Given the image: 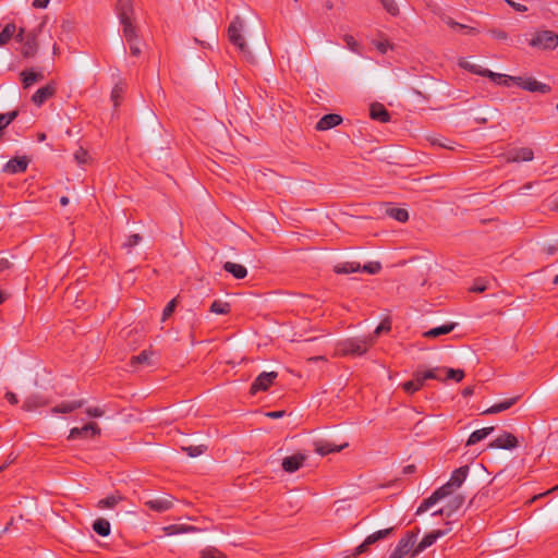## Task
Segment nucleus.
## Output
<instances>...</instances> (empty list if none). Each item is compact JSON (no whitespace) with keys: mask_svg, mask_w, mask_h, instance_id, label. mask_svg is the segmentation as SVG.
Segmentation results:
<instances>
[{"mask_svg":"<svg viewBox=\"0 0 558 558\" xmlns=\"http://www.w3.org/2000/svg\"><path fill=\"white\" fill-rule=\"evenodd\" d=\"M343 40L351 51L360 53V45L352 35H344Z\"/></svg>","mask_w":558,"mask_h":558,"instance_id":"603ef678","label":"nucleus"},{"mask_svg":"<svg viewBox=\"0 0 558 558\" xmlns=\"http://www.w3.org/2000/svg\"><path fill=\"white\" fill-rule=\"evenodd\" d=\"M529 46L541 50H555L558 47V34L548 29L535 32Z\"/></svg>","mask_w":558,"mask_h":558,"instance_id":"39448f33","label":"nucleus"},{"mask_svg":"<svg viewBox=\"0 0 558 558\" xmlns=\"http://www.w3.org/2000/svg\"><path fill=\"white\" fill-rule=\"evenodd\" d=\"M342 122V117L337 113L325 114L316 124L318 131H327Z\"/></svg>","mask_w":558,"mask_h":558,"instance_id":"4be33fe9","label":"nucleus"},{"mask_svg":"<svg viewBox=\"0 0 558 558\" xmlns=\"http://www.w3.org/2000/svg\"><path fill=\"white\" fill-rule=\"evenodd\" d=\"M454 326L456 325L451 323L439 327H435L426 331L424 336L427 338H436L442 335H447L453 330Z\"/></svg>","mask_w":558,"mask_h":558,"instance_id":"ea45409f","label":"nucleus"},{"mask_svg":"<svg viewBox=\"0 0 558 558\" xmlns=\"http://www.w3.org/2000/svg\"><path fill=\"white\" fill-rule=\"evenodd\" d=\"M305 460H306L305 454L295 453V454L286 457L282 460L281 465H282L283 471H286L288 473H294L303 466Z\"/></svg>","mask_w":558,"mask_h":558,"instance_id":"a211bd4d","label":"nucleus"},{"mask_svg":"<svg viewBox=\"0 0 558 558\" xmlns=\"http://www.w3.org/2000/svg\"><path fill=\"white\" fill-rule=\"evenodd\" d=\"M142 241V236L137 233L131 234L128 236L126 241L123 243V247L132 248L137 245Z\"/></svg>","mask_w":558,"mask_h":558,"instance_id":"5fc2aeb1","label":"nucleus"},{"mask_svg":"<svg viewBox=\"0 0 558 558\" xmlns=\"http://www.w3.org/2000/svg\"><path fill=\"white\" fill-rule=\"evenodd\" d=\"M469 466L463 465L458 469H456L449 481L437 488L428 498H425L422 504L418 506L416 510V514H422L428 509H430L434 505H436L438 501L453 495V493L461 487V485L464 483L468 474H469Z\"/></svg>","mask_w":558,"mask_h":558,"instance_id":"f257e3e1","label":"nucleus"},{"mask_svg":"<svg viewBox=\"0 0 558 558\" xmlns=\"http://www.w3.org/2000/svg\"><path fill=\"white\" fill-rule=\"evenodd\" d=\"M123 93H124V88H123L122 85L117 84L112 88V90H111V99H112V101H113L116 107L120 105V101L122 99Z\"/></svg>","mask_w":558,"mask_h":558,"instance_id":"09e8293b","label":"nucleus"},{"mask_svg":"<svg viewBox=\"0 0 558 558\" xmlns=\"http://www.w3.org/2000/svg\"><path fill=\"white\" fill-rule=\"evenodd\" d=\"M153 352L149 350L142 351L138 355H133L130 359V366L133 368H137L142 365H150L151 364Z\"/></svg>","mask_w":558,"mask_h":558,"instance_id":"c85d7f7f","label":"nucleus"},{"mask_svg":"<svg viewBox=\"0 0 558 558\" xmlns=\"http://www.w3.org/2000/svg\"><path fill=\"white\" fill-rule=\"evenodd\" d=\"M88 153L83 147H80L74 153V158L78 163H86L88 160Z\"/></svg>","mask_w":558,"mask_h":558,"instance_id":"6e6d98bb","label":"nucleus"},{"mask_svg":"<svg viewBox=\"0 0 558 558\" xmlns=\"http://www.w3.org/2000/svg\"><path fill=\"white\" fill-rule=\"evenodd\" d=\"M486 290V286L482 283L475 282L471 288L470 291L472 292H484Z\"/></svg>","mask_w":558,"mask_h":558,"instance_id":"69168bd1","label":"nucleus"},{"mask_svg":"<svg viewBox=\"0 0 558 558\" xmlns=\"http://www.w3.org/2000/svg\"><path fill=\"white\" fill-rule=\"evenodd\" d=\"M393 531H395V527H388V529L379 530V531H376V532L369 534L364 539V542L354 549L353 556L356 557V556L367 551L371 545L389 537L393 533Z\"/></svg>","mask_w":558,"mask_h":558,"instance_id":"0eeeda50","label":"nucleus"},{"mask_svg":"<svg viewBox=\"0 0 558 558\" xmlns=\"http://www.w3.org/2000/svg\"><path fill=\"white\" fill-rule=\"evenodd\" d=\"M386 215L399 222H405L409 219V213L404 208L390 207L386 209Z\"/></svg>","mask_w":558,"mask_h":558,"instance_id":"58836bf2","label":"nucleus"},{"mask_svg":"<svg viewBox=\"0 0 558 558\" xmlns=\"http://www.w3.org/2000/svg\"><path fill=\"white\" fill-rule=\"evenodd\" d=\"M29 159L26 156L14 157L10 159L4 166L2 171L10 174L23 173L27 170Z\"/></svg>","mask_w":558,"mask_h":558,"instance_id":"dca6fc26","label":"nucleus"},{"mask_svg":"<svg viewBox=\"0 0 558 558\" xmlns=\"http://www.w3.org/2000/svg\"><path fill=\"white\" fill-rule=\"evenodd\" d=\"M244 29V22L240 16H235L229 27H228V38L229 41L234 45L244 57L250 58L251 52L247 49L246 43L244 40V37L242 35V32Z\"/></svg>","mask_w":558,"mask_h":558,"instance_id":"7ed1b4c3","label":"nucleus"},{"mask_svg":"<svg viewBox=\"0 0 558 558\" xmlns=\"http://www.w3.org/2000/svg\"><path fill=\"white\" fill-rule=\"evenodd\" d=\"M446 379H452L457 383L461 381L464 378V371L463 369H453V368H446L445 367Z\"/></svg>","mask_w":558,"mask_h":558,"instance_id":"49530a36","label":"nucleus"},{"mask_svg":"<svg viewBox=\"0 0 558 558\" xmlns=\"http://www.w3.org/2000/svg\"><path fill=\"white\" fill-rule=\"evenodd\" d=\"M494 429H495L494 426H489V427H484V428L473 432L469 436L466 446H473V445L480 442L481 440L485 439L488 435H490L494 432Z\"/></svg>","mask_w":558,"mask_h":558,"instance_id":"72a5a7b5","label":"nucleus"},{"mask_svg":"<svg viewBox=\"0 0 558 558\" xmlns=\"http://www.w3.org/2000/svg\"><path fill=\"white\" fill-rule=\"evenodd\" d=\"M16 110L0 114V133L17 117Z\"/></svg>","mask_w":558,"mask_h":558,"instance_id":"c03bdc74","label":"nucleus"},{"mask_svg":"<svg viewBox=\"0 0 558 558\" xmlns=\"http://www.w3.org/2000/svg\"><path fill=\"white\" fill-rule=\"evenodd\" d=\"M369 117L373 120L386 123L390 120V114L383 104L374 102L369 108Z\"/></svg>","mask_w":558,"mask_h":558,"instance_id":"b1692460","label":"nucleus"},{"mask_svg":"<svg viewBox=\"0 0 558 558\" xmlns=\"http://www.w3.org/2000/svg\"><path fill=\"white\" fill-rule=\"evenodd\" d=\"M439 11H440V9L438 7H435L433 9V12L435 14H438L440 16L441 21L446 25H448L451 29L464 33L466 35H477L478 34V31L475 27L456 22L452 17H450L449 15H447L445 13H440Z\"/></svg>","mask_w":558,"mask_h":558,"instance_id":"9b49d317","label":"nucleus"},{"mask_svg":"<svg viewBox=\"0 0 558 558\" xmlns=\"http://www.w3.org/2000/svg\"><path fill=\"white\" fill-rule=\"evenodd\" d=\"M361 270V265L357 262H344L337 264L333 267L336 274H352Z\"/></svg>","mask_w":558,"mask_h":558,"instance_id":"c9c22d12","label":"nucleus"},{"mask_svg":"<svg viewBox=\"0 0 558 558\" xmlns=\"http://www.w3.org/2000/svg\"><path fill=\"white\" fill-rule=\"evenodd\" d=\"M182 449L190 457H197V456H201L203 452H205L206 446H204V445H201V446H189V447H183Z\"/></svg>","mask_w":558,"mask_h":558,"instance_id":"8fccbe9b","label":"nucleus"},{"mask_svg":"<svg viewBox=\"0 0 558 558\" xmlns=\"http://www.w3.org/2000/svg\"><path fill=\"white\" fill-rule=\"evenodd\" d=\"M283 414H284L283 411H272V412H268L266 415L271 418H279V417H282Z\"/></svg>","mask_w":558,"mask_h":558,"instance_id":"774afa93","label":"nucleus"},{"mask_svg":"<svg viewBox=\"0 0 558 558\" xmlns=\"http://www.w3.org/2000/svg\"><path fill=\"white\" fill-rule=\"evenodd\" d=\"M130 47L131 54L134 57H138L141 54V47L137 40L133 43H128Z\"/></svg>","mask_w":558,"mask_h":558,"instance_id":"052dcab7","label":"nucleus"},{"mask_svg":"<svg viewBox=\"0 0 558 558\" xmlns=\"http://www.w3.org/2000/svg\"><path fill=\"white\" fill-rule=\"evenodd\" d=\"M56 84L53 82H50L36 90V93L32 96V101L39 107L49 98H51L56 94Z\"/></svg>","mask_w":558,"mask_h":558,"instance_id":"f3484780","label":"nucleus"},{"mask_svg":"<svg viewBox=\"0 0 558 558\" xmlns=\"http://www.w3.org/2000/svg\"><path fill=\"white\" fill-rule=\"evenodd\" d=\"M444 372H445V367H434V368L427 369L425 372H421V375L424 380H427V379L442 380L440 374Z\"/></svg>","mask_w":558,"mask_h":558,"instance_id":"37998d69","label":"nucleus"},{"mask_svg":"<svg viewBox=\"0 0 558 558\" xmlns=\"http://www.w3.org/2000/svg\"><path fill=\"white\" fill-rule=\"evenodd\" d=\"M506 162H520V161H531L534 158V153L529 147H521L511 149L504 155Z\"/></svg>","mask_w":558,"mask_h":558,"instance_id":"2eb2a0df","label":"nucleus"},{"mask_svg":"<svg viewBox=\"0 0 558 558\" xmlns=\"http://www.w3.org/2000/svg\"><path fill=\"white\" fill-rule=\"evenodd\" d=\"M39 29L26 31L23 27L19 28L16 34V41L22 45L21 53L24 58L34 57L38 50L37 36Z\"/></svg>","mask_w":558,"mask_h":558,"instance_id":"20e7f679","label":"nucleus"},{"mask_svg":"<svg viewBox=\"0 0 558 558\" xmlns=\"http://www.w3.org/2000/svg\"><path fill=\"white\" fill-rule=\"evenodd\" d=\"M348 447V444L344 442L342 445H335L330 441H316L315 442V452L320 456H327L333 452H340L344 448Z\"/></svg>","mask_w":558,"mask_h":558,"instance_id":"412c9836","label":"nucleus"},{"mask_svg":"<svg viewBox=\"0 0 558 558\" xmlns=\"http://www.w3.org/2000/svg\"><path fill=\"white\" fill-rule=\"evenodd\" d=\"M5 399L8 400L9 403H11L13 405L17 404V402H19L16 395L12 391H8L5 393Z\"/></svg>","mask_w":558,"mask_h":558,"instance_id":"e2e57ef3","label":"nucleus"},{"mask_svg":"<svg viewBox=\"0 0 558 558\" xmlns=\"http://www.w3.org/2000/svg\"><path fill=\"white\" fill-rule=\"evenodd\" d=\"M518 400H519V397H513V398L504 400L501 402L495 403L494 405H492L490 408L485 410L483 413L484 414H495V413L504 412V411L510 409L513 404H515Z\"/></svg>","mask_w":558,"mask_h":558,"instance_id":"c756f323","label":"nucleus"},{"mask_svg":"<svg viewBox=\"0 0 558 558\" xmlns=\"http://www.w3.org/2000/svg\"><path fill=\"white\" fill-rule=\"evenodd\" d=\"M446 525L447 527L445 530H435L427 533L414 548L413 556L422 553L423 550L432 546L438 538L448 534L451 531L450 523H446Z\"/></svg>","mask_w":558,"mask_h":558,"instance_id":"1a4fd4ad","label":"nucleus"},{"mask_svg":"<svg viewBox=\"0 0 558 558\" xmlns=\"http://www.w3.org/2000/svg\"><path fill=\"white\" fill-rule=\"evenodd\" d=\"M123 499L124 497L121 494L116 493L110 496H107L106 498L100 499L96 506L98 509H112Z\"/></svg>","mask_w":558,"mask_h":558,"instance_id":"2f4dec72","label":"nucleus"},{"mask_svg":"<svg viewBox=\"0 0 558 558\" xmlns=\"http://www.w3.org/2000/svg\"><path fill=\"white\" fill-rule=\"evenodd\" d=\"M49 403H50V401L48 399H46L45 397H43L40 395H32V396H28L24 400L22 409L24 411L31 412V411H35L41 407H46Z\"/></svg>","mask_w":558,"mask_h":558,"instance_id":"aec40b11","label":"nucleus"},{"mask_svg":"<svg viewBox=\"0 0 558 558\" xmlns=\"http://www.w3.org/2000/svg\"><path fill=\"white\" fill-rule=\"evenodd\" d=\"M177 306V299H172L162 311V322H166L174 312Z\"/></svg>","mask_w":558,"mask_h":558,"instance_id":"864d4df0","label":"nucleus"},{"mask_svg":"<svg viewBox=\"0 0 558 558\" xmlns=\"http://www.w3.org/2000/svg\"><path fill=\"white\" fill-rule=\"evenodd\" d=\"M19 28L14 23H8L0 31V47L5 46L12 38L16 39Z\"/></svg>","mask_w":558,"mask_h":558,"instance_id":"cd10ccee","label":"nucleus"},{"mask_svg":"<svg viewBox=\"0 0 558 558\" xmlns=\"http://www.w3.org/2000/svg\"><path fill=\"white\" fill-rule=\"evenodd\" d=\"M10 267H11V263L9 262V259H7V258L0 259V274L5 271Z\"/></svg>","mask_w":558,"mask_h":558,"instance_id":"338daca9","label":"nucleus"},{"mask_svg":"<svg viewBox=\"0 0 558 558\" xmlns=\"http://www.w3.org/2000/svg\"><path fill=\"white\" fill-rule=\"evenodd\" d=\"M209 311L217 315H227L231 311V305L228 302H225L221 300H215L211 303Z\"/></svg>","mask_w":558,"mask_h":558,"instance_id":"4c0bfd02","label":"nucleus"},{"mask_svg":"<svg viewBox=\"0 0 558 558\" xmlns=\"http://www.w3.org/2000/svg\"><path fill=\"white\" fill-rule=\"evenodd\" d=\"M424 384L425 380L422 378L421 372L416 371L413 373V379L403 383L401 387L404 392L413 395L414 392L421 390Z\"/></svg>","mask_w":558,"mask_h":558,"instance_id":"5701e85b","label":"nucleus"},{"mask_svg":"<svg viewBox=\"0 0 558 558\" xmlns=\"http://www.w3.org/2000/svg\"><path fill=\"white\" fill-rule=\"evenodd\" d=\"M100 435V428L97 423L89 422L83 427H73L70 430L69 439H76V438H95L96 436Z\"/></svg>","mask_w":558,"mask_h":558,"instance_id":"f8f14e48","label":"nucleus"},{"mask_svg":"<svg viewBox=\"0 0 558 558\" xmlns=\"http://www.w3.org/2000/svg\"><path fill=\"white\" fill-rule=\"evenodd\" d=\"M277 377V372L260 373L251 385V395H256L258 391H267Z\"/></svg>","mask_w":558,"mask_h":558,"instance_id":"6e6552de","label":"nucleus"},{"mask_svg":"<svg viewBox=\"0 0 558 558\" xmlns=\"http://www.w3.org/2000/svg\"><path fill=\"white\" fill-rule=\"evenodd\" d=\"M86 401L84 399L73 400V401H63L53 408H51V413L53 414H69L74 412L77 409H81Z\"/></svg>","mask_w":558,"mask_h":558,"instance_id":"6ab92c4d","label":"nucleus"},{"mask_svg":"<svg viewBox=\"0 0 558 558\" xmlns=\"http://www.w3.org/2000/svg\"><path fill=\"white\" fill-rule=\"evenodd\" d=\"M50 0H34L33 7L36 9H45L49 4Z\"/></svg>","mask_w":558,"mask_h":558,"instance_id":"0e129e2a","label":"nucleus"},{"mask_svg":"<svg viewBox=\"0 0 558 558\" xmlns=\"http://www.w3.org/2000/svg\"><path fill=\"white\" fill-rule=\"evenodd\" d=\"M174 498L170 495L162 497H155L144 502L150 510L161 513L170 510L173 507Z\"/></svg>","mask_w":558,"mask_h":558,"instance_id":"ddd939ff","label":"nucleus"},{"mask_svg":"<svg viewBox=\"0 0 558 558\" xmlns=\"http://www.w3.org/2000/svg\"><path fill=\"white\" fill-rule=\"evenodd\" d=\"M223 269L236 279H243L247 275V269L243 265L232 262H226Z\"/></svg>","mask_w":558,"mask_h":558,"instance_id":"7c9ffc66","label":"nucleus"},{"mask_svg":"<svg viewBox=\"0 0 558 558\" xmlns=\"http://www.w3.org/2000/svg\"><path fill=\"white\" fill-rule=\"evenodd\" d=\"M93 530L100 536H108L111 531L110 522L104 518H98L93 523Z\"/></svg>","mask_w":558,"mask_h":558,"instance_id":"e433bc0d","label":"nucleus"},{"mask_svg":"<svg viewBox=\"0 0 558 558\" xmlns=\"http://www.w3.org/2000/svg\"><path fill=\"white\" fill-rule=\"evenodd\" d=\"M465 498L463 495L458 494L452 496L448 502L444 506V511L446 512V517L450 518L454 512H457L464 504Z\"/></svg>","mask_w":558,"mask_h":558,"instance_id":"a878e982","label":"nucleus"},{"mask_svg":"<svg viewBox=\"0 0 558 558\" xmlns=\"http://www.w3.org/2000/svg\"><path fill=\"white\" fill-rule=\"evenodd\" d=\"M512 84L531 93L548 94L551 90V87L549 85L538 82L537 80L531 76L523 77L509 75L508 87L511 86Z\"/></svg>","mask_w":558,"mask_h":558,"instance_id":"423d86ee","label":"nucleus"},{"mask_svg":"<svg viewBox=\"0 0 558 558\" xmlns=\"http://www.w3.org/2000/svg\"><path fill=\"white\" fill-rule=\"evenodd\" d=\"M361 269L365 272L375 275L380 271L381 265L379 262H369L365 264L363 267H361Z\"/></svg>","mask_w":558,"mask_h":558,"instance_id":"3c124183","label":"nucleus"},{"mask_svg":"<svg viewBox=\"0 0 558 558\" xmlns=\"http://www.w3.org/2000/svg\"><path fill=\"white\" fill-rule=\"evenodd\" d=\"M123 27V36L126 43H133L137 40V28L133 24V19H128L124 22H120Z\"/></svg>","mask_w":558,"mask_h":558,"instance_id":"473e14b6","label":"nucleus"},{"mask_svg":"<svg viewBox=\"0 0 558 558\" xmlns=\"http://www.w3.org/2000/svg\"><path fill=\"white\" fill-rule=\"evenodd\" d=\"M86 414L90 417H101L104 415V410L99 407H89L85 410Z\"/></svg>","mask_w":558,"mask_h":558,"instance_id":"4d7b16f0","label":"nucleus"},{"mask_svg":"<svg viewBox=\"0 0 558 558\" xmlns=\"http://www.w3.org/2000/svg\"><path fill=\"white\" fill-rule=\"evenodd\" d=\"M383 8L392 16H397L400 12L398 4L395 0H379Z\"/></svg>","mask_w":558,"mask_h":558,"instance_id":"de8ad7c7","label":"nucleus"},{"mask_svg":"<svg viewBox=\"0 0 558 558\" xmlns=\"http://www.w3.org/2000/svg\"><path fill=\"white\" fill-rule=\"evenodd\" d=\"M511 8H513L518 12H525L527 8L524 4L514 2L512 0H505Z\"/></svg>","mask_w":558,"mask_h":558,"instance_id":"680f3d73","label":"nucleus"},{"mask_svg":"<svg viewBox=\"0 0 558 558\" xmlns=\"http://www.w3.org/2000/svg\"><path fill=\"white\" fill-rule=\"evenodd\" d=\"M483 76L490 78L494 83H496L498 85H504V86L508 87V76L509 75L495 73L488 69H485Z\"/></svg>","mask_w":558,"mask_h":558,"instance_id":"a19ab883","label":"nucleus"},{"mask_svg":"<svg viewBox=\"0 0 558 558\" xmlns=\"http://www.w3.org/2000/svg\"><path fill=\"white\" fill-rule=\"evenodd\" d=\"M197 529L193 525H184V524H170L162 527V531L166 535L171 536L180 533H189L195 532Z\"/></svg>","mask_w":558,"mask_h":558,"instance_id":"f704fd0d","label":"nucleus"},{"mask_svg":"<svg viewBox=\"0 0 558 558\" xmlns=\"http://www.w3.org/2000/svg\"><path fill=\"white\" fill-rule=\"evenodd\" d=\"M374 344V337H354L339 341L336 353L340 356H362Z\"/></svg>","mask_w":558,"mask_h":558,"instance_id":"f03ea898","label":"nucleus"},{"mask_svg":"<svg viewBox=\"0 0 558 558\" xmlns=\"http://www.w3.org/2000/svg\"><path fill=\"white\" fill-rule=\"evenodd\" d=\"M519 445V441L517 437L508 432H504L501 435H499L497 438H495L489 445V448H496V449H505V450H511L517 448Z\"/></svg>","mask_w":558,"mask_h":558,"instance_id":"4468645a","label":"nucleus"},{"mask_svg":"<svg viewBox=\"0 0 558 558\" xmlns=\"http://www.w3.org/2000/svg\"><path fill=\"white\" fill-rule=\"evenodd\" d=\"M489 33L492 36L498 40H506L508 38V34L502 29H490Z\"/></svg>","mask_w":558,"mask_h":558,"instance_id":"13d9d810","label":"nucleus"},{"mask_svg":"<svg viewBox=\"0 0 558 558\" xmlns=\"http://www.w3.org/2000/svg\"><path fill=\"white\" fill-rule=\"evenodd\" d=\"M20 76L24 88H29L35 83L44 80V74L34 70H24Z\"/></svg>","mask_w":558,"mask_h":558,"instance_id":"393cba45","label":"nucleus"},{"mask_svg":"<svg viewBox=\"0 0 558 558\" xmlns=\"http://www.w3.org/2000/svg\"><path fill=\"white\" fill-rule=\"evenodd\" d=\"M201 558H227V556L216 547H206L201 551Z\"/></svg>","mask_w":558,"mask_h":558,"instance_id":"a18cd8bd","label":"nucleus"},{"mask_svg":"<svg viewBox=\"0 0 558 558\" xmlns=\"http://www.w3.org/2000/svg\"><path fill=\"white\" fill-rule=\"evenodd\" d=\"M384 330L389 331L390 325L386 324V323H381L379 326L376 327V329L374 330V333L371 335L369 337H374V340H375Z\"/></svg>","mask_w":558,"mask_h":558,"instance_id":"bf43d9fd","label":"nucleus"},{"mask_svg":"<svg viewBox=\"0 0 558 558\" xmlns=\"http://www.w3.org/2000/svg\"><path fill=\"white\" fill-rule=\"evenodd\" d=\"M415 542L416 534L413 532L407 533V535L398 542V545L392 550L389 558H404L413 548Z\"/></svg>","mask_w":558,"mask_h":558,"instance_id":"9d476101","label":"nucleus"},{"mask_svg":"<svg viewBox=\"0 0 558 558\" xmlns=\"http://www.w3.org/2000/svg\"><path fill=\"white\" fill-rule=\"evenodd\" d=\"M459 65H460L462 69H464V70H466V71H469V72H471V73H474V74L481 75V76H483V73H484V71H485V69H484V68H482L481 65H478V64H474V63H471V62H469V61H468V60H465V59H461V60L459 61Z\"/></svg>","mask_w":558,"mask_h":558,"instance_id":"79ce46f5","label":"nucleus"},{"mask_svg":"<svg viewBox=\"0 0 558 558\" xmlns=\"http://www.w3.org/2000/svg\"><path fill=\"white\" fill-rule=\"evenodd\" d=\"M117 12L120 22L133 19V5L131 0H118Z\"/></svg>","mask_w":558,"mask_h":558,"instance_id":"bb28decb","label":"nucleus"}]
</instances>
